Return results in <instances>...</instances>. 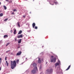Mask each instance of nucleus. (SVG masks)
I'll return each instance as SVG.
<instances>
[{
    "label": "nucleus",
    "mask_w": 74,
    "mask_h": 74,
    "mask_svg": "<svg viewBox=\"0 0 74 74\" xmlns=\"http://www.w3.org/2000/svg\"><path fill=\"white\" fill-rule=\"evenodd\" d=\"M33 65V67H35V68H34V70L31 71V72H32V73H34H34H36V72H38L37 68L36 66H37V64L35 63H34Z\"/></svg>",
    "instance_id": "f257e3e1"
},
{
    "label": "nucleus",
    "mask_w": 74,
    "mask_h": 74,
    "mask_svg": "<svg viewBox=\"0 0 74 74\" xmlns=\"http://www.w3.org/2000/svg\"><path fill=\"white\" fill-rule=\"evenodd\" d=\"M11 67L12 69H14L15 67H16V60H14L13 61H11Z\"/></svg>",
    "instance_id": "f03ea898"
},
{
    "label": "nucleus",
    "mask_w": 74,
    "mask_h": 74,
    "mask_svg": "<svg viewBox=\"0 0 74 74\" xmlns=\"http://www.w3.org/2000/svg\"><path fill=\"white\" fill-rule=\"evenodd\" d=\"M47 72L48 73H52V72H53V69H47Z\"/></svg>",
    "instance_id": "7ed1b4c3"
},
{
    "label": "nucleus",
    "mask_w": 74,
    "mask_h": 74,
    "mask_svg": "<svg viewBox=\"0 0 74 74\" xmlns=\"http://www.w3.org/2000/svg\"><path fill=\"white\" fill-rule=\"evenodd\" d=\"M56 60V58H54L53 59H51V62H55Z\"/></svg>",
    "instance_id": "20e7f679"
},
{
    "label": "nucleus",
    "mask_w": 74,
    "mask_h": 74,
    "mask_svg": "<svg viewBox=\"0 0 74 74\" xmlns=\"http://www.w3.org/2000/svg\"><path fill=\"white\" fill-rule=\"evenodd\" d=\"M21 53H22V52L21 51H20L17 53L16 56L20 55H21Z\"/></svg>",
    "instance_id": "39448f33"
},
{
    "label": "nucleus",
    "mask_w": 74,
    "mask_h": 74,
    "mask_svg": "<svg viewBox=\"0 0 74 74\" xmlns=\"http://www.w3.org/2000/svg\"><path fill=\"white\" fill-rule=\"evenodd\" d=\"M71 65H69L67 68L66 70V71H67L69 70L70 68L71 67Z\"/></svg>",
    "instance_id": "423d86ee"
},
{
    "label": "nucleus",
    "mask_w": 74,
    "mask_h": 74,
    "mask_svg": "<svg viewBox=\"0 0 74 74\" xmlns=\"http://www.w3.org/2000/svg\"><path fill=\"white\" fill-rule=\"evenodd\" d=\"M23 37V35L21 34L20 35H19L18 36V38H22Z\"/></svg>",
    "instance_id": "0eeeda50"
},
{
    "label": "nucleus",
    "mask_w": 74,
    "mask_h": 74,
    "mask_svg": "<svg viewBox=\"0 0 74 74\" xmlns=\"http://www.w3.org/2000/svg\"><path fill=\"white\" fill-rule=\"evenodd\" d=\"M36 25V24L35 23H33V24H32V27L33 28H34V27H35Z\"/></svg>",
    "instance_id": "6e6552de"
},
{
    "label": "nucleus",
    "mask_w": 74,
    "mask_h": 74,
    "mask_svg": "<svg viewBox=\"0 0 74 74\" xmlns=\"http://www.w3.org/2000/svg\"><path fill=\"white\" fill-rule=\"evenodd\" d=\"M38 59L39 60H38V63H41V61L40 59V58H39Z\"/></svg>",
    "instance_id": "1a4fd4ad"
},
{
    "label": "nucleus",
    "mask_w": 74,
    "mask_h": 74,
    "mask_svg": "<svg viewBox=\"0 0 74 74\" xmlns=\"http://www.w3.org/2000/svg\"><path fill=\"white\" fill-rule=\"evenodd\" d=\"M8 36L7 35H5L3 36V37L4 38H8Z\"/></svg>",
    "instance_id": "9d476101"
},
{
    "label": "nucleus",
    "mask_w": 74,
    "mask_h": 74,
    "mask_svg": "<svg viewBox=\"0 0 74 74\" xmlns=\"http://www.w3.org/2000/svg\"><path fill=\"white\" fill-rule=\"evenodd\" d=\"M16 29H14V34H16Z\"/></svg>",
    "instance_id": "9b49d317"
},
{
    "label": "nucleus",
    "mask_w": 74,
    "mask_h": 74,
    "mask_svg": "<svg viewBox=\"0 0 74 74\" xmlns=\"http://www.w3.org/2000/svg\"><path fill=\"white\" fill-rule=\"evenodd\" d=\"M6 63L7 66H8L9 64V63L8 62V61H6Z\"/></svg>",
    "instance_id": "f8f14e48"
},
{
    "label": "nucleus",
    "mask_w": 74,
    "mask_h": 74,
    "mask_svg": "<svg viewBox=\"0 0 74 74\" xmlns=\"http://www.w3.org/2000/svg\"><path fill=\"white\" fill-rule=\"evenodd\" d=\"M22 31L21 30L19 31V32L18 33V34H21L22 33Z\"/></svg>",
    "instance_id": "ddd939ff"
},
{
    "label": "nucleus",
    "mask_w": 74,
    "mask_h": 74,
    "mask_svg": "<svg viewBox=\"0 0 74 74\" xmlns=\"http://www.w3.org/2000/svg\"><path fill=\"white\" fill-rule=\"evenodd\" d=\"M58 65H59V63H56L55 64V66L56 67L57 66H58Z\"/></svg>",
    "instance_id": "4468645a"
},
{
    "label": "nucleus",
    "mask_w": 74,
    "mask_h": 74,
    "mask_svg": "<svg viewBox=\"0 0 74 74\" xmlns=\"http://www.w3.org/2000/svg\"><path fill=\"white\" fill-rule=\"evenodd\" d=\"M21 39H20V40L18 41V43H20L21 42Z\"/></svg>",
    "instance_id": "2eb2a0df"
},
{
    "label": "nucleus",
    "mask_w": 74,
    "mask_h": 74,
    "mask_svg": "<svg viewBox=\"0 0 74 74\" xmlns=\"http://www.w3.org/2000/svg\"><path fill=\"white\" fill-rule=\"evenodd\" d=\"M42 65H40V67H39V69H42Z\"/></svg>",
    "instance_id": "dca6fc26"
},
{
    "label": "nucleus",
    "mask_w": 74,
    "mask_h": 74,
    "mask_svg": "<svg viewBox=\"0 0 74 74\" xmlns=\"http://www.w3.org/2000/svg\"><path fill=\"white\" fill-rule=\"evenodd\" d=\"M3 13L0 14V16H3Z\"/></svg>",
    "instance_id": "f3484780"
},
{
    "label": "nucleus",
    "mask_w": 74,
    "mask_h": 74,
    "mask_svg": "<svg viewBox=\"0 0 74 74\" xmlns=\"http://www.w3.org/2000/svg\"><path fill=\"white\" fill-rule=\"evenodd\" d=\"M3 7H4V9L5 10H6L7 8H6V7L5 6H4Z\"/></svg>",
    "instance_id": "a211bd4d"
},
{
    "label": "nucleus",
    "mask_w": 74,
    "mask_h": 74,
    "mask_svg": "<svg viewBox=\"0 0 74 74\" xmlns=\"http://www.w3.org/2000/svg\"><path fill=\"white\" fill-rule=\"evenodd\" d=\"M19 62V60L18 59L16 60V62L17 63H18V62Z\"/></svg>",
    "instance_id": "6ab92c4d"
},
{
    "label": "nucleus",
    "mask_w": 74,
    "mask_h": 74,
    "mask_svg": "<svg viewBox=\"0 0 74 74\" xmlns=\"http://www.w3.org/2000/svg\"><path fill=\"white\" fill-rule=\"evenodd\" d=\"M10 44V43L9 42L7 43V44L6 45V46H7L8 45H9Z\"/></svg>",
    "instance_id": "aec40b11"
},
{
    "label": "nucleus",
    "mask_w": 74,
    "mask_h": 74,
    "mask_svg": "<svg viewBox=\"0 0 74 74\" xmlns=\"http://www.w3.org/2000/svg\"><path fill=\"white\" fill-rule=\"evenodd\" d=\"M8 18H6V19H5L4 20V21H6L8 20Z\"/></svg>",
    "instance_id": "412c9836"
},
{
    "label": "nucleus",
    "mask_w": 74,
    "mask_h": 74,
    "mask_svg": "<svg viewBox=\"0 0 74 74\" xmlns=\"http://www.w3.org/2000/svg\"><path fill=\"white\" fill-rule=\"evenodd\" d=\"M18 26H19V27H20V23H19L18 22Z\"/></svg>",
    "instance_id": "4be33fe9"
},
{
    "label": "nucleus",
    "mask_w": 74,
    "mask_h": 74,
    "mask_svg": "<svg viewBox=\"0 0 74 74\" xmlns=\"http://www.w3.org/2000/svg\"><path fill=\"white\" fill-rule=\"evenodd\" d=\"M12 1L10 0V1L9 2V3H12Z\"/></svg>",
    "instance_id": "5701e85b"
},
{
    "label": "nucleus",
    "mask_w": 74,
    "mask_h": 74,
    "mask_svg": "<svg viewBox=\"0 0 74 74\" xmlns=\"http://www.w3.org/2000/svg\"><path fill=\"white\" fill-rule=\"evenodd\" d=\"M0 63H1V60H2V58H0Z\"/></svg>",
    "instance_id": "b1692460"
},
{
    "label": "nucleus",
    "mask_w": 74,
    "mask_h": 74,
    "mask_svg": "<svg viewBox=\"0 0 74 74\" xmlns=\"http://www.w3.org/2000/svg\"><path fill=\"white\" fill-rule=\"evenodd\" d=\"M13 11H14V12H15V11H17V10H16V9H14L13 10Z\"/></svg>",
    "instance_id": "393cba45"
},
{
    "label": "nucleus",
    "mask_w": 74,
    "mask_h": 74,
    "mask_svg": "<svg viewBox=\"0 0 74 74\" xmlns=\"http://www.w3.org/2000/svg\"><path fill=\"white\" fill-rule=\"evenodd\" d=\"M35 29H38V27L36 26H35Z\"/></svg>",
    "instance_id": "a878e982"
},
{
    "label": "nucleus",
    "mask_w": 74,
    "mask_h": 74,
    "mask_svg": "<svg viewBox=\"0 0 74 74\" xmlns=\"http://www.w3.org/2000/svg\"><path fill=\"white\" fill-rule=\"evenodd\" d=\"M11 14L12 15H14V13L13 12L12 13H11Z\"/></svg>",
    "instance_id": "bb28decb"
},
{
    "label": "nucleus",
    "mask_w": 74,
    "mask_h": 74,
    "mask_svg": "<svg viewBox=\"0 0 74 74\" xmlns=\"http://www.w3.org/2000/svg\"><path fill=\"white\" fill-rule=\"evenodd\" d=\"M11 33H12L13 32V30H11L10 31Z\"/></svg>",
    "instance_id": "cd10ccee"
},
{
    "label": "nucleus",
    "mask_w": 74,
    "mask_h": 74,
    "mask_svg": "<svg viewBox=\"0 0 74 74\" xmlns=\"http://www.w3.org/2000/svg\"><path fill=\"white\" fill-rule=\"evenodd\" d=\"M50 3L51 4V5H53L54 4L53 3V4H52L51 2Z\"/></svg>",
    "instance_id": "c85d7f7f"
},
{
    "label": "nucleus",
    "mask_w": 74,
    "mask_h": 74,
    "mask_svg": "<svg viewBox=\"0 0 74 74\" xmlns=\"http://www.w3.org/2000/svg\"><path fill=\"white\" fill-rule=\"evenodd\" d=\"M5 60H7V57H5Z\"/></svg>",
    "instance_id": "c756f323"
},
{
    "label": "nucleus",
    "mask_w": 74,
    "mask_h": 74,
    "mask_svg": "<svg viewBox=\"0 0 74 74\" xmlns=\"http://www.w3.org/2000/svg\"><path fill=\"white\" fill-rule=\"evenodd\" d=\"M10 51V50L8 51H7L6 52V53H8V52H9V51Z\"/></svg>",
    "instance_id": "7c9ffc66"
},
{
    "label": "nucleus",
    "mask_w": 74,
    "mask_h": 74,
    "mask_svg": "<svg viewBox=\"0 0 74 74\" xmlns=\"http://www.w3.org/2000/svg\"><path fill=\"white\" fill-rule=\"evenodd\" d=\"M53 57H54L53 56H51V58H53Z\"/></svg>",
    "instance_id": "2f4dec72"
},
{
    "label": "nucleus",
    "mask_w": 74,
    "mask_h": 74,
    "mask_svg": "<svg viewBox=\"0 0 74 74\" xmlns=\"http://www.w3.org/2000/svg\"><path fill=\"white\" fill-rule=\"evenodd\" d=\"M53 3H55L56 4H57L58 3L57 2H53Z\"/></svg>",
    "instance_id": "473e14b6"
},
{
    "label": "nucleus",
    "mask_w": 74,
    "mask_h": 74,
    "mask_svg": "<svg viewBox=\"0 0 74 74\" xmlns=\"http://www.w3.org/2000/svg\"><path fill=\"white\" fill-rule=\"evenodd\" d=\"M16 40H17V39L16 38L15 39V41H16Z\"/></svg>",
    "instance_id": "72a5a7b5"
},
{
    "label": "nucleus",
    "mask_w": 74,
    "mask_h": 74,
    "mask_svg": "<svg viewBox=\"0 0 74 74\" xmlns=\"http://www.w3.org/2000/svg\"><path fill=\"white\" fill-rule=\"evenodd\" d=\"M23 17L24 18H25V16H23Z\"/></svg>",
    "instance_id": "f704fd0d"
},
{
    "label": "nucleus",
    "mask_w": 74,
    "mask_h": 74,
    "mask_svg": "<svg viewBox=\"0 0 74 74\" xmlns=\"http://www.w3.org/2000/svg\"><path fill=\"white\" fill-rule=\"evenodd\" d=\"M5 1H8V2L9 1H8V0H5Z\"/></svg>",
    "instance_id": "c9c22d12"
},
{
    "label": "nucleus",
    "mask_w": 74,
    "mask_h": 74,
    "mask_svg": "<svg viewBox=\"0 0 74 74\" xmlns=\"http://www.w3.org/2000/svg\"><path fill=\"white\" fill-rule=\"evenodd\" d=\"M20 47H18V48H20Z\"/></svg>",
    "instance_id": "e433bc0d"
},
{
    "label": "nucleus",
    "mask_w": 74,
    "mask_h": 74,
    "mask_svg": "<svg viewBox=\"0 0 74 74\" xmlns=\"http://www.w3.org/2000/svg\"><path fill=\"white\" fill-rule=\"evenodd\" d=\"M59 69H59H60V68L58 67V68H57V69Z\"/></svg>",
    "instance_id": "4c0bfd02"
},
{
    "label": "nucleus",
    "mask_w": 74,
    "mask_h": 74,
    "mask_svg": "<svg viewBox=\"0 0 74 74\" xmlns=\"http://www.w3.org/2000/svg\"><path fill=\"white\" fill-rule=\"evenodd\" d=\"M40 74H43V73H40Z\"/></svg>",
    "instance_id": "58836bf2"
},
{
    "label": "nucleus",
    "mask_w": 74,
    "mask_h": 74,
    "mask_svg": "<svg viewBox=\"0 0 74 74\" xmlns=\"http://www.w3.org/2000/svg\"><path fill=\"white\" fill-rule=\"evenodd\" d=\"M1 70V68H0V70Z\"/></svg>",
    "instance_id": "ea45409f"
},
{
    "label": "nucleus",
    "mask_w": 74,
    "mask_h": 74,
    "mask_svg": "<svg viewBox=\"0 0 74 74\" xmlns=\"http://www.w3.org/2000/svg\"><path fill=\"white\" fill-rule=\"evenodd\" d=\"M1 2H0V5H1Z\"/></svg>",
    "instance_id": "a19ab883"
},
{
    "label": "nucleus",
    "mask_w": 74,
    "mask_h": 74,
    "mask_svg": "<svg viewBox=\"0 0 74 74\" xmlns=\"http://www.w3.org/2000/svg\"><path fill=\"white\" fill-rule=\"evenodd\" d=\"M34 1V0H33V1Z\"/></svg>",
    "instance_id": "79ce46f5"
},
{
    "label": "nucleus",
    "mask_w": 74,
    "mask_h": 74,
    "mask_svg": "<svg viewBox=\"0 0 74 74\" xmlns=\"http://www.w3.org/2000/svg\"><path fill=\"white\" fill-rule=\"evenodd\" d=\"M30 13H31L30 12Z\"/></svg>",
    "instance_id": "37998d69"
}]
</instances>
